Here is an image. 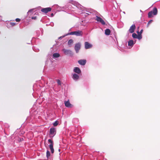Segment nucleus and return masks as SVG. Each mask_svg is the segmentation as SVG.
<instances>
[{
    "mask_svg": "<svg viewBox=\"0 0 160 160\" xmlns=\"http://www.w3.org/2000/svg\"><path fill=\"white\" fill-rule=\"evenodd\" d=\"M82 34V32L81 31H77L74 32H70L67 35H75L76 36H81Z\"/></svg>",
    "mask_w": 160,
    "mask_h": 160,
    "instance_id": "nucleus-1",
    "label": "nucleus"
},
{
    "mask_svg": "<svg viewBox=\"0 0 160 160\" xmlns=\"http://www.w3.org/2000/svg\"><path fill=\"white\" fill-rule=\"evenodd\" d=\"M56 134V129L54 128H52L50 129L49 131V137L52 138Z\"/></svg>",
    "mask_w": 160,
    "mask_h": 160,
    "instance_id": "nucleus-2",
    "label": "nucleus"
},
{
    "mask_svg": "<svg viewBox=\"0 0 160 160\" xmlns=\"http://www.w3.org/2000/svg\"><path fill=\"white\" fill-rule=\"evenodd\" d=\"M48 142L50 143L49 145L50 149L51 150V152L53 153L54 152V149L53 148V141L50 139H49L48 140Z\"/></svg>",
    "mask_w": 160,
    "mask_h": 160,
    "instance_id": "nucleus-3",
    "label": "nucleus"
},
{
    "mask_svg": "<svg viewBox=\"0 0 160 160\" xmlns=\"http://www.w3.org/2000/svg\"><path fill=\"white\" fill-rule=\"evenodd\" d=\"M95 19L98 22L101 23L103 25H105V22L102 18L96 16V18Z\"/></svg>",
    "mask_w": 160,
    "mask_h": 160,
    "instance_id": "nucleus-4",
    "label": "nucleus"
},
{
    "mask_svg": "<svg viewBox=\"0 0 160 160\" xmlns=\"http://www.w3.org/2000/svg\"><path fill=\"white\" fill-rule=\"evenodd\" d=\"M81 48V44L79 43H77L75 46V49L77 53L78 52Z\"/></svg>",
    "mask_w": 160,
    "mask_h": 160,
    "instance_id": "nucleus-5",
    "label": "nucleus"
},
{
    "mask_svg": "<svg viewBox=\"0 0 160 160\" xmlns=\"http://www.w3.org/2000/svg\"><path fill=\"white\" fill-rule=\"evenodd\" d=\"M51 10V8L50 7L43 8L41 9V11L45 13H47Z\"/></svg>",
    "mask_w": 160,
    "mask_h": 160,
    "instance_id": "nucleus-6",
    "label": "nucleus"
},
{
    "mask_svg": "<svg viewBox=\"0 0 160 160\" xmlns=\"http://www.w3.org/2000/svg\"><path fill=\"white\" fill-rule=\"evenodd\" d=\"M135 28L136 26L134 24L132 25L130 27L129 30V32L131 33H133L134 31Z\"/></svg>",
    "mask_w": 160,
    "mask_h": 160,
    "instance_id": "nucleus-7",
    "label": "nucleus"
},
{
    "mask_svg": "<svg viewBox=\"0 0 160 160\" xmlns=\"http://www.w3.org/2000/svg\"><path fill=\"white\" fill-rule=\"evenodd\" d=\"M92 45L88 42H85V48L86 49H88L92 48Z\"/></svg>",
    "mask_w": 160,
    "mask_h": 160,
    "instance_id": "nucleus-8",
    "label": "nucleus"
},
{
    "mask_svg": "<svg viewBox=\"0 0 160 160\" xmlns=\"http://www.w3.org/2000/svg\"><path fill=\"white\" fill-rule=\"evenodd\" d=\"M64 104L65 106L68 108H72V105L70 103L69 100L67 101H65Z\"/></svg>",
    "mask_w": 160,
    "mask_h": 160,
    "instance_id": "nucleus-9",
    "label": "nucleus"
},
{
    "mask_svg": "<svg viewBox=\"0 0 160 160\" xmlns=\"http://www.w3.org/2000/svg\"><path fill=\"white\" fill-rule=\"evenodd\" d=\"M86 61L85 60H80L78 61V63L81 65H84L85 64Z\"/></svg>",
    "mask_w": 160,
    "mask_h": 160,
    "instance_id": "nucleus-10",
    "label": "nucleus"
},
{
    "mask_svg": "<svg viewBox=\"0 0 160 160\" xmlns=\"http://www.w3.org/2000/svg\"><path fill=\"white\" fill-rule=\"evenodd\" d=\"M73 71L74 72L78 74L80 73L81 72V70L78 67H75Z\"/></svg>",
    "mask_w": 160,
    "mask_h": 160,
    "instance_id": "nucleus-11",
    "label": "nucleus"
},
{
    "mask_svg": "<svg viewBox=\"0 0 160 160\" xmlns=\"http://www.w3.org/2000/svg\"><path fill=\"white\" fill-rule=\"evenodd\" d=\"M79 77L77 74L74 73L73 75L72 78L75 80H77L79 78Z\"/></svg>",
    "mask_w": 160,
    "mask_h": 160,
    "instance_id": "nucleus-12",
    "label": "nucleus"
},
{
    "mask_svg": "<svg viewBox=\"0 0 160 160\" xmlns=\"http://www.w3.org/2000/svg\"><path fill=\"white\" fill-rule=\"evenodd\" d=\"M62 51L65 54H68L69 53H70L71 52V50H69L66 49H63Z\"/></svg>",
    "mask_w": 160,
    "mask_h": 160,
    "instance_id": "nucleus-13",
    "label": "nucleus"
},
{
    "mask_svg": "<svg viewBox=\"0 0 160 160\" xmlns=\"http://www.w3.org/2000/svg\"><path fill=\"white\" fill-rule=\"evenodd\" d=\"M152 12L153 15H156L157 14L158 12V10L157 8H154L153 10V11Z\"/></svg>",
    "mask_w": 160,
    "mask_h": 160,
    "instance_id": "nucleus-14",
    "label": "nucleus"
},
{
    "mask_svg": "<svg viewBox=\"0 0 160 160\" xmlns=\"http://www.w3.org/2000/svg\"><path fill=\"white\" fill-rule=\"evenodd\" d=\"M111 31L109 29H107L105 30V34L107 35H110Z\"/></svg>",
    "mask_w": 160,
    "mask_h": 160,
    "instance_id": "nucleus-15",
    "label": "nucleus"
},
{
    "mask_svg": "<svg viewBox=\"0 0 160 160\" xmlns=\"http://www.w3.org/2000/svg\"><path fill=\"white\" fill-rule=\"evenodd\" d=\"M134 44L133 41L130 40L128 42V45L130 46H132Z\"/></svg>",
    "mask_w": 160,
    "mask_h": 160,
    "instance_id": "nucleus-16",
    "label": "nucleus"
},
{
    "mask_svg": "<svg viewBox=\"0 0 160 160\" xmlns=\"http://www.w3.org/2000/svg\"><path fill=\"white\" fill-rule=\"evenodd\" d=\"M60 55L58 53H54L53 54V57L54 58H57L59 57Z\"/></svg>",
    "mask_w": 160,
    "mask_h": 160,
    "instance_id": "nucleus-17",
    "label": "nucleus"
},
{
    "mask_svg": "<svg viewBox=\"0 0 160 160\" xmlns=\"http://www.w3.org/2000/svg\"><path fill=\"white\" fill-rule=\"evenodd\" d=\"M153 14V13H152V11H150L149 12L148 14V17L149 18H151L152 16V15Z\"/></svg>",
    "mask_w": 160,
    "mask_h": 160,
    "instance_id": "nucleus-18",
    "label": "nucleus"
},
{
    "mask_svg": "<svg viewBox=\"0 0 160 160\" xmlns=\"http://www.w3.org/2000/svg\"><path fill=\"white\" fill-rule=\"evenodd\" d=\"M8 25L11 26L12 27L16 25V23L14 22H10L7 24Z\"/></svg>",
    "mask_w": 160,
    "mask_h": 160,
    "instance_id": "nucleus-19",
    "label": "nucleus"
},
{
    "mask_svg": "<svg viewBox=\"0 0 160 160\" xmlns=\"http://www.w3.org/2000/svg\"><path fill=\"white\" fill-rule=\"evenodd\" d=\"M132 37L134 38H137L138 37L137 35L134 33L132 34Z\"/></svg>",
    "mask_w": 160,
    "mask_h": 160,
    "instance_id": "nucleus-20",
    "label": "nucleus"
},
{
    "mask_svg": "<svg viewBox=\"0 0 160 160\" xmlns=\"http://www.w3.org/2000/svg\"><path fill=\"white\" fill-rule=\"evenodd\" d=\"M50 153L49 151L47 150L46 152V156L48 158L50 156Z\"/></svg>",
    "mask_w": 160,
    "mask_h": 160,
    "instance_id": "nucleus-21",
    "label": "nucleus"
},
{
    "mask_svg": "<svg viewBox=\"0 0 160 160\" xmlns=\"http://www.w3.org/2000/svg\"><path fill=\"white\" fill-rule=\"evenodd\" d=\"M73 43V40L72 39H70L68 42V43L69 45L72 44Z\"/></svg>",
    "mask_w": 160,
    "mask_h": 160,
    "instance_id": "nucleus-22",
    "label": "nucleus"
},
{
    "mask_svg": "<svg viewBox=\"0 0 160 160\" xmlns=\"http://www.w3.org/2000/svg\"><path fill=\"white\" fill-rule=\"evenodd\" d=\"M58 124V121H56L54 123H53V125L54 126H56Z\"/></svg>",
    "mask_w": 160,
    "mask_h": 160,
    "instance_id": "nucleus-23",
    "label": "nucleus"
},
{
    "mask_svg": "<svg viewBox=\"0 0 160 160\" xmlns=\"http://www.w3.org/2000/svg\"><path fill=\"white\" fill-rule=\"evenodd\" d=\"M137 38L139 39H141L142 38V35L141 34H139Z\"/></svg>",
    "mask_w": 160,
    "mask_h": 160,
    "instance_id": "nucleus-24",
    "label": "nucleus"
},
{
    "mask_svg": "<svg viewBox=\"0 0 160 160\" xmlns=\"http://www.w3.org/2000/svg\"><path fill=\"white\" fill-rule=\"evenodd\" d=\"M57 82L58 84L59 85H60L61 84V82L58 79L57 80Z\"/></svg>",
    "mask_w": 160,
    "mask_h": 160,
    "instance_id": "nucleus-25",
    "label": "nucleus"
},
{
    "mask_svg": "<svg viewBox=\"0 0 160 160\" xmlns=\"http://www.w3.org/2000/svg\"><path fill=\"white\" fill-rule=\"evenodd\" d=\"M68 35L67 34L66 35V36ZM65 35H64V36H61L60 37H59V38H58V39H62V38H64V37H65Z\"/></svg>",
    "mask_w": 160,
    "mask_h": 160,
    "instance_id": "nucleus-26",
    "label": "nucleus"
},
{
    "mask_svg": "<svg viewBox=\"0 0 160 160\" xmlns=\"http://www.w3.org/2000/svg\"><path fill=\"white\" fill-rule=\"evenodd\" d=\"M15 20L17 22H19L20 21V19L19 18H17L15 19Z\"/></svg>",
    "mask_w": 160,
    "mask_h": 160,
    "instance_id": "nucleus-27",
    "label": "nucleus"
},
{
    "mask_svg": "<svg viewBox=\"0 0 160 160\" xmlns=\"http://www.w3.org/2000/svg\"><path fill=\"white\" fill-rule=\"evenodd\" d=\"M34 10V9H31L30 10H29L28 11V13H30L31 12H32V11Z\"/></svg>",
    "mask_w": 160,
    "mask_h": 160,
    "instance_id": "nucleus-28",
    "label": "nucleus"
},
{
    "mask_svg": "<svg viewBox=\"0 0 160 160\" xmlns=\"http://www.w3.org/2000/svg\"><path fill=\"white\" fill-rule=\"evenodd\" d=\"M76 7L77 8H78V7H79V5L78 3H76Z\"/></svg>",
    "mask_w": 160,
    "mask_h": 160,
    "instance_id": "nucleus-29",
    "label": "nucleus"
},
{
    "mask_svg": "<svg viewBox=\"0 0 160 160\" xmlns=\"http://www.w3.org/2000/svg\"><path fill=\"white\" fill-rule=\"evenodd\" d=\"M152 22V20H150L149 22H148V24H150Z\"/></svg>",
    "mask_w": 160,
    "mask_h": 160,
    "instance_id": "nucleus-30",
    "label": "nucleus"
},
{
    "mask_svg": "<svg viewBox=\"0 0 160 160\" xmlns=\"http://www.w3.org/2000/svg\"><path fill=\"white\" fill-rule=\"evenodd\" d=\"M32 19H35L36 18V17H33L32 18Z\"/></svg>",
    "mask_w": 160,
    "mask_h": 160,
    "instance_id": "nucleus-31",
    "label": "nucleus"
},
{
    "mask_svg": "<svg viewBox=\"0 0 160 160\" xmlns=\"http://www.w3.org/2000/svg\"><path fill=\"white\" fill-rule=\"evenodd\" d=\"M33 50L35 51V52H38V50H35V48L34 47L33 48Z\"/></svg>",
    "mask_w": 160,
    "mask_h": 160,
    "instance_id": "nucleus-32",
    "label": "nucleus"
},
{
    "mask_svg": "<svg viewBox=\"0 0 160 160\" xmlns=\"http://www.w3.org/2000/svg\"><path fill=\"white\" fill-rule=\"evenodd\" d=\"M142 32H143V30H142H142L140 31V34H141V33H142Z\"/></svg>",
    "mask_w": 160,
    "mask_h": 160,
    "instance_id": "nucleus-33",
    "label": "nucleus"
},
{
    "mask_svg": "<svg viewBox=\"0 0 160 160\" xmlns=\"http://www.w3.org/2000/svg\"><path fill=\"white\" fill-rule=\"evenodd\" d=\"M58 6L57 5H54V6H53L52 7H58Z\"/></svg>",
    "mask_w": 160,
    "mask_h": 160,
    "instance_id": "nucleus-34",
    "label": "nucleus"
},
{
    "mask_svg": "<svg viewBox=\"0 0 160 160\" xmlns=\"http://www.w3.org/2000/svg\"><path fill=\"white\" fill-rule=\"evenodd\" d=\"M51 16L52 17L53 16V13H52L51 14Z\"/></svg>",
    "mask_w": 160,
    "mask_h": 160,
    "instance_id": "nucleus-35",
    "label": "nucleus"
},
{
    "mask_svg": "<svg viewBox=\"0 0 160 160\" xmlns=\"http://www.w3.org/2000/svg\"><path fill=\"white\" fill-rule=\"evenodd\" d=\"M35 50H38V51H39V50H38V49L37 50V49H36V50H35Z\"/></svg>",
    "mask_w": 160,
    "mask_h": 160,
    "instance_id": "nucleus-36",
    "label": "nucleus"
}]
</instances>
